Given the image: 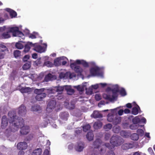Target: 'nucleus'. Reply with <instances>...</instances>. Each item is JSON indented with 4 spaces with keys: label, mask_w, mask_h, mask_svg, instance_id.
Returning <instances> with one entry per match:
<instances>
[{
    "label": "nucleus",
    "mask_w": 155,
    "mask_h": 155,
    "mask_svg": "<svg viewBox=\"0 0 155 155\" xmlns=\"http://www.w3.org/2000/svg\"><path fill=\"white\" fill-rule=\"evenodd\" d=\"M8 118L5 116L2 117V119L1 127L4 129L7 126L8 122L9 125L8 127L6 129L3 136L1 134L0 137L5 140L6 138L10 140V137L11 136L12 133L17 131L23 124L24 120L23 119L18 117L16 115L15 111L12 110L9 111L8 114Z\"/></svg>",
    "instance_id": "obj_1"
},
{
    "label": "nucleus",
    "mask_w": 155,
    "mask_h": 155,
    "mask_svg": "<svg viewBox=\"0 0 155 155\" xmlns=\"http://www.w3.org/2000/svg\"><path fill=\"white\" fill-rule=\"evenodd\" d=\"M70 66L72 69L74 71L79 75H84L86 73L85 68H82L77 64H82L85 67H88L89 66H92V68L90 70L91 74L93 76H102L101 69L96 65L95 63L93 61L87 62L83 60H77L75 61L70 60Z\"/></svg>",
    "instance_id": "obj_2"
},
{
    "label": "nucleus",
    "mask_w": 155,
    "mask_h": 155,
    "mask_svg": "<svg viewBox=\"0 0 155 155\" xmlns=\"http://www.w3.org/2000/svg\"><path fill=\"white\" fill-rule=\"evenodd\" d=\"M108 86L106 91L103 95V97L110 101H116L118 92L120 89L119 86L117 84H107Z\"/></svg>",
    "instance_id": "obj_3"
},
{
    "label": "nucleus",
    "mask_w": 155,
    "mask_h": 155,
    "mask_svg": "<svg viewBox=\"0 0 155 155\" xmlns=\"http://www.w3.org/2000/svg\"><path fill=\"white\" fill-rule=\"evenodd\" d=\"M123 140L120 137L116 136H112L110 139L111 145L109 143L105 144L102 143L101 140L99 139L96 140L94 143L93 147L94 148H98L101 146L106 147L109 149H112L114 147L120 145L123 143Z\"/></svg>",
    "instance_id": "obj_4"
},
{
    "label": "nucleus",
    "mask_w": 155,
    "mask_h": 155,
    "mask_svg": "<svg viewBox=\"0 0 155 155\" xmlns=\"http://www.w3.org/2000/svg\"><path fill=\"white\" fill-rule=\"evenodd\" d=\"M65 85L62 86L53 87L47 89L46 92L48 93V96L49 97L54 96L53 95L56 94V93H57V94H59L60 95L58 97V96H56V97L58 99H61L63 98L62 96L61 95V93L65 90Z\"/></svg>",
    "instance_id": "obj_5"
},
{
    "label": "nucleus",
    "mask_w": 155,
    "mask_h": 155,
    "mask_svg": "<svg viewBox=\"0 0 155 155\" xmlns=\"http://www.w3.org/2000/svg\"><path fill=\"white\" fill-rule=\"evenodd\" d=\"M109 111L110 112L107 116V120L109 122H113L114 124H117L121 120V117L117 115V111L116 109H112L110 110H106L104 111Z\"/></svg>",
    "instance_id": "obj_6"
},
{
    "label": "nucleus",
    "mask_w": 155,
    "mask_h": 155,
    "mask_svg": "<svg viewBox=\"0 0 155 155\" xmlns=\"http://www.w3.org/2000/svg\"><path fill=\"white\" fill-rule=\"evenodd\" d=\"M21 27V25L18 27L15 25L13 26L8 27L6 29L7 31L12 33L13 36L18 37L21 38L22 39H24L25 38L24 34L19 30Z\"/></svg>",
    "instance_id": "obj_7"
},
{
    "label": "nucleus",
    "mask_w": 155,
    "mask_h": 155,
    "mask_svg": "<svg viewBox=\"0 0 155 155\" xmlns=\"http://www.w3.org/2000/svg\"><path fill=\"white\" fill-rule=\"evenodd\" d=\"M87 83L85 82L81 85L77 86H74L73 87L74 88H76L80 92V94H81V93L84 91V89H86V93L87 94H92L94 92V91H93V89L92 88L91 86L88 89H87Z\"/></svg>",
    "instance_id": "obj_8"
},
{
    "label": "nucleus",
    "mask_w": 155,
    "mask_h": 155,
    "mask_svg": "<svg viewBox=\"0 0 155 155\" xmlns=\"http://www.w3.org/2000/svg\"><path fill=\"white\" fill-rule=\"evenodd\" d=\"M45 90H46L45 88L36 89L35 90V93L37 94L35 97V98L38 101H42L46 97V94L44 93Z\"/></svg>",
    "instance_id": "obj_9"
},
{
    "label": "nucleus",
    "mask_w": 155,
    "mask_h": 155,
    "mask_svg": "<svg viewBox=\"0 0 155 155\" xmlns=\"http://www.w3.org/2000/svg\"><path fill=\"white\" fill-rule=\"evenodd\" d=\"M76 77V75L74 73H71L68 72L66 73H61L59 75V77L61 79H73Z\"/></svg>",
    "instance_id": "obj_10"
},
{
    "label": "nucleus",
    "mask_w": 155,
    "mask_h": 155,
    "mask_svg": "<svg viewBox=\"0 0 155 155\" xmlns=\"http://www.w3.org/2000/svg\"><path fill=\"white\" fill-rule=\"evenodd\" d=\"M45 46L42 47L39 45L38 43L33 44V46L34 47V50L39 53H41L44 52L45 51L46 48L47 46L46 44H44Z\"/></svg>",
    "instance_id": "obj_11"
},
{
    "label": "nucleus",
    "mask_w": 155,
    "mask_h": 155,
    "mask_svg": "<svg viewBox=\"0 0 155 155\" xmlns=\"http://www.w3.org/2000/svg\"><path fill=\"white\" fill-rule=\"evenodd\" d=\"M56 104V103L55 100H50L48 104L46 111L48 112H51L55 107Z\"/></svg>",
    "instance_id": "obj_12"
},
{
    "label": "nucleus",
    "mask_w": 155,
    "mask_h": 155,
    "mask_svg": "<svg viewBox=\"0 0 155 155\" xmlns=\"http://www.w3.org/2000/svg\"><path fill=\"white\" fill-rule=\"evenodd\" d=\"M85 147V145L84 142L80 141L77 143L74 147V148L76 151L81 152L83 151Z\"/></svg>",
    "instance_id": "obj_13"
},
{
    "label": "nucleus",
    "mask_w": 155,
    "mask_h": 155,
    "mask_svg": "<svg viewBox=\"0 0 155 155\" xmlns=\"http://www.w3.org/2000/svg\"><path fill=\"white\" fill-rule=\"evenodd\" d=\"M75 103L74 100L71 101L70 103L68 101H65L64 103V105L67 109H73L75 107Z\"/></svg>",
    "instance_id": "obj_14"
},
{
    "label": "nucleus",
    "mask_w": 155,
    "mask_h": 155,
    "mask_svg": "<svg viewBox=\"0 0 155 155\" xmlns=\"http://www.w3.org/2000/svg\"><path fill=\"white\" fill-rule=\"evenodd\" d=\"M20 92L22 93H29L33 90L32 89L29 87H24L20 86L18 88Z\"/></svg>",
    "instance_id": "obj_15"
},
{
    "label": "nucleus",
    "mask_w": 155,
    "mask_h": 155,
    "mask_svg": "<svg viewBox=\"0 0 155 155\" xmlns=\"http://www.w3.org/2000/svg\"><path fill=\"white\" fill-rule=\"evenodd\" d=\"M30 131V129L29 126H24L21 128L20 132L21 134L26 135Z\"/></svg>",
    "instance_id": "obj_16"
},
{
    "label": "nucleus",
    "mask_w": 155,
    "mask_h": 155,
    "mask_svg": "<svg viewBox=\"0 0 155 155\" xmlns=\"http://www.w3.org/2000/svg\"><path fill=\"white\" fill-rule=\"evenodd\" d=\"M134 104L135 105L133 106L132 110V113L134 115H137L138 113L140 108L139 106L136 104L135 102L133 103V104Z\"/></svg>",
    "instance_id": "obj_17"
},
{
    "label": "nucleus",
    "mask_w": 155,
    "mask_h": 155,
    "mask_svg": "<svg viewBox=\"0 0 155 155\" xmlns=\"http://www.w3.org/2000/svg\"><path fill=\"white\" fill-rule=\"evenodd\" d=\"M28 147L27 143L25 142H20L17 145V149L19 150H25Z\"/></svg>",
    "instance_id": "obj_18"
},
{
    "label": "nucleus",
    "mask_w": 155,
    "mask_h": 155,
    "mask_svg": "<svg viewBox=\"0 0 155 155\" xmlns=\"http://www.w3.org/2000/svg\"><path fill=\"white\" fill-rule=\"evenodd\" d=\"M4 10H0V23H3L5 20H6L8 18V14L7 13H4V18H3L1 17L3 13H4Z\"/></svg>",
    "instance_id": "obj_19"
},
{
    "label": "nucleus",
    "mask_w": 155,
    "mask_h": 155,
    "mask_svg": "<svg viewBox=\"0 0 155 155\" xmlns=\"http://www.w3.org/2000/svg\"><path fill=\"white\" fill-rule=\"evenodd\" d=\"M44 76V73H41L39 76L37 74H34L33 77H34L33 80L34 81H39L43 80Z\"/></svg>",
    "instance_id": "obj_20"
},
{
    "label": "nucleus",
    "mask_w": 155,
    "mask_h": 155,
    "mask_svg": "<svg viewBox=\"0 0 155 155\" xmlns=\"http://www.w3.org/2000/svg\"><path fill=\"white\" fill-rule=\"evenodd\" d=\"M26 113V108L23 105H21L19 108L18 110V114L21 116L24 115Z\"/></svg>",
    "instance_id": "obj_21"
},
{
    "label": "nucleus",
    "mask_w": 155,
    "mask_h": 155,
    "mask_svg": "<svg viewBox=\"0 0 155 155\" xmlns=\"http://www.w3.org/2000/svg\"><path fill=\"white\" fill-rule=\"evenodd\" d=\"M48 57H43V59L45 60V61L43 64V66H46L48 67H52L53 66V64L51 62L49 61H46L48 59Z\"/></svg>",
    "instance_id": "obj_22"
},
{
    "label": "nucleus",
    "mask_w": 155,
    "mask_h": 155,
    "mask_svg": "<svg viewBox=\"0 0 155 155\" xmlns=\"http://www.w3.org/2000/svg\"><path fill=\"white\" fill-rule=\"evenodd\" d=\"M107 84L106 83H100L99 84H97L94 85H92L91 87L93 91L98 88V87H104L107 86Z\"/></svg>",
    "instance_id": "obj_23"
},
{
    "label": "nucleus",
    "mask_w": 155,
    "mask_h": 155,
    "mask_svg": "<svg viewBox=\"0 0 155 155\" xmlns=\"http://www.w3.org/2000/svg\"><path fill=\"white\" fill-rule=\"evenodd\" d=\"M65 90L67 92L69 95H72L74 92V90L70 86L65 85Z\"/></svg>",
    "instance_id": "obj_24"
},
{
    "label": "nucleus",
    "mask_w": 155,
    "mask_h": 155,
    "mask_svg": "<svg viewBox=\"0 0 155 155\" xmlns=\"http://www.w3.org/2000/svg\"><path fill=\"white\" fill-rule=\"evenodd\" d=\"M91 117L94 118H100L102 117V115L98 111H94L91 115Z\"/></svg>",
    "instance_id": "obj_25"
},
{
    "label": "nucleus",
    "mask_w": 155,
    "mask_h": 155,
    "mask_svg": "<svg viewBox=\"0 0 155 155\" xmlns=\"http://www.w3.org/2000/svg\"><path fill=\"white\" fill-rule=\"evenodd\" d=\"M5 10L9 13L12 18L15 17L16 16V12L13 10L8 8H6Z\"/></svg>",
    "instance_id": "obj_26"
},
{
    "label": "nucleus",
    "mask_w": 155,
    "mask_h": 155,
    "mask_svg": "<svg viewBox=\"0 0 155 155\" xmlns=\"http://www.w3.org/2000/svg\"><path fill=\"white\" fill-rule=\"evenodd\" d=\"M134 146V145L132 143H126L122 146V148L124 150H127L132 148Z\"/></svg>",
    "instance_id": "obj_27"
},
{
    "label": "nucleus",
    "mask_w": 155,
    "mask_h": 155,
    "mask_svg": "<svg viewBox=\"0 0 155 155\" xmlns=\"http://www.w3.org/2000/svg\"><path fill=\"white\" fill-rule=\"evenodd\" d=\"M31 46H33V44L31 42L28 43L25 45V48L23 51L25 53L28 52Z\"/></svg>",
    "instance_id": "obj_28"
},
{
    "label": "nucleus",
    "mask_w": 155,
    "mask_h": 155,
    "mask_svg": "<svg viewBox=\"0 0 155 155\" xmlns=\"http://www.w3.org/2000/svg\"><path fill=\"white\" fill-rule=\"evenodd\" d=\"M24 43L21 41H19L16 43L15 46L16 48L19 49H22L24 46Z\"/></svg>",
    "instance_id": "obj_29"
},
{
    "label": "nucleus",
    "mask_w": 155,
    "mask_h": 155,
    "mask_svg": "<svg viewBox=\"0 0 155 155\" xmlns=\"http://www.w3.org/2000/svg\"><path fill=\"white\" fill-rule=\"evenodd\" d=\"M102 123L100 121L95 122L94 124V127L95 129H97L101 128L102 126Z\"/></svg>",
    "instance_id": "obj_30"
},
{
    "label": "nucleus",
    "mask_w": 155,
    "mask_h": 155,
    "mask_svg": "<svg viewBox=\"0 0 155 155\" xmlns=\"http://www.w3.org/2000/svg\"><path fill=\"white\" fill-rule=\"evenodd\" d=\"M18 76V72L16 71H13L10 76V78L11 80H15Z\"/></svg>",
    "instance_id": "obj_31"
},
{
    "label": "nucleus",
    "mask_w": 155,
    "mask_h": 155,
    "mask_svg": "<svg viewBox=\"0 0 155 155\" xmlns=\"http://www.w3.org/2000/svg\"><path fill=\"white\" fill-rule=\"evenodd\" d=\"M42 153L41 149L38 148L34 150L31 154V155H41Z\"/></svg>",
    "instance_id": "obj_32"
},
{
    "label": "nucleus",
    "mask_w": 155,
    "mask_h": 155,
    "mask_svg": "<svg viewBox=\"0 0 155 155\" xmlns=\"http://www.w3.org/2000/svg\"><path fill=\"white\" fill-rule=\"evenodd\" d=\"M60 117L62 119L66 120L67 119V117H68L69 115L67 112L61 113L60 114Z\"/></svg>",
    "instance_id": "obj_33"
},
{
    "label": "nucleus",
    "mask_w": 155,
    "mask_h": 155,
    "mask_svg": "<svg viewBox=\"0 0 155 155\" xmlns=\"http://www.w3.org/2000/svg\"><path fill=\"white\" fill-rule=\"evenodd\" d=\"M86 137L89 140H92L94 137V135L92 132L90 131L88 132L86 136Z\"/></svg>",
    "instance_id": "obj_34"
},
{
    "label": "nucleus",
    "mask_w": 155,
    "mask_h": 155,
    "mask_svg": "<svg viewBox=\"0 0 155 155\" xmlns=\"http://www.w3.org/2000/svg\"><path fill=\"white\" fill-rule=\"evenodd\" d=\"M141 126V125H140L139 124H137L133 123V124L130 125V128L132 130H135Z\"/></svg>",
    "instance_id": "obj_35"
},
{
    "label": "nucleus",
    "mask_w": 155,
    "mask_h": 155,
    "mask_svg": "<svg viewBox=\"0 0 155 155\" xmlns=\"http://www.w3.org/2000/svg\"><path fill=\"white\" fill-rule=\"evenodd\" d=\"M31 63L30 61H28L25 64H24L22 67L23 70H26L29 68L31 66Z\"/></svg>",
    "instance_id": "obj_36"
},
{
    "label": "nucleus",
    "mask_w": 155,
    "mask_h": 155,
    "mask_svg": "<svg viewBox=\"0 0 155 155\" xmlns=\"http://www.w3.org/2000/svg\"><path fill=\"white\" fill-rule=\"evenodd\" d=\"M41 110V107L39 105H36L33 106L31 108V110L33 111H37Z\"/></svg>",
    "instance_id": "obj_37"
},
{
    "label": "nucleus",
    "mask_w": 155,
    "mask_h": 155,
    "mask_svg": "<svg viewBox=\"0 0 155 155\" xmlns=\"http://www.w3.org/2000/svg\"><path fill=\"white\" fill-rule=\"evenodd\" d=\"M140 116H137L133 119L132 122L133 123L138 124L140 122Z\"/></svg>",
    "instance_id": "obj_38"
},
{
    "label": "nucleus",
    "mask_w": 155,
    "mask_h": 155,
    "mask_svg": "<svg viewBox=\"0 0 155 155\" xmlns=\"http://www.w3.org/2000/svg\"><path fill=\"white\" fill-rule=\"evenodd\" d=\"M130 137L132 140H137L139 138L138 135L136 133H134L130 136Z\"/></svg>",
    "instance_id": "obj_39"
},
{
    "label": "nucleus",
    "mask_w": 155,
    "mask_h": 155,
    "mask_svg": "<svg viewBox=\"0 0 155 155\" xmlns=\"http://www.w3.org/2000/svg\"><path fill=\"white\" fill-rule=\"evenodd\" d=\"M61 57L56 58L54 61V64L56 66H59L61 64Z\"/></svg>",
    "instance_id": "obj_40"
},
{
    "label": "nucleus",
    "mask_w": 155,
    "mask_h": 155,
    "mask_svg": "<svg viewBox=\"0 0 155 155\" xmlns=\"http://www.w3.org/2000/svg\"><path fill=\"white\" fill-rule=\"evenodd\" d=\"M61 63H62L63 65H65L68 61V58L62 56L61 57Z\"/></svg>",
    "instance_id": "obj_41"
},
{
    "label": "nucleus",
    "mask_w": 155,
    "mask_h": 155,
    "mask_svg": "<svg viewBox=\"0 0 155 155\" xmlns=\"http://www.w3.org/2000/svg\"><path fill=\"white\" fill-rule=\"evenodd\" d=\"M52 75L51 74H49L45 76L44 79L45 81L48 82L51 79Z\"/></svg>",
    "instance_id": "obj_42"
},
{
    "label": "nucleus",
    "mask_w": 155,
    "mask_h": 155,
    "mask_svg": "<svg viewBox=\"0 0 155 155\" xmlns=\"http://www.w3.org/2000/svg\"><path fill=\"white\" fill-rule=\"evenodd\" d=\"M120 135L121 136L127 137L129 136V134L127 132L122 130L120 132Z\"/></svg>",
    "instance_id": "obj_43"
},
{
    "label": "nucleus",
    "mask_w": 155,
    "mask_h": 155,
    "mask_svg": "<svg viewBox=\"0 0 155 155\" xmlns=\"http://www.w3.org/2000/svg\"><path fill=\"white\" fill-rule=\"evenodd\" d=\"M8 31L4 33L2 35V38H8L11 37V35L9 34V32Z\"/></svg>",
    "instance_id": "obj_44"
},
{
    "label": "nucleus",
    "mask_w": 155,
    "mask_h": 155,
    "mask_svg": "<svg viewBox=\"0 0 155 155\" xmlns=\"http://www.w3.org/2000/svg\"><path fill=\"white\" fill-rule=\"evenodd\" d=\"M120 108L121 107H120L114 109H116L117 111V115H118V116H120L122 115L123 114L124 112V110L122 109H120L118 110V109Z\"/></svg>",
    "instance_id": "obj_45"
},
{
    "label": "nucleus",
    "mask_w": 155,
    "mask_h": 155,
    "mask_svg": "<svg viewBox=\"0 0 155 155\" xmlns=\"http://www.w3.org/2000/svg\"><path fill=\"white\" fill-rule=\"evenodd\" d=\"M112 126L110 124H108L104 126V128L106 131H108L112 127Z\"/></svg>",
    "instance_id": "obj_46"
},
{
    "label": "nucleus",
    "mask_w": 155,
    "mask_h": 155,
    "mask_svg": "<svg viewBox=\"0 0 155 155\" xmlns=\"http://www.w3.org/2000/svg\"><path fill=\"white\" fill-rule=\"evenodd\" d=\"M113 131L116 133H118L120 130V127L118 126H115L113 128Z\"/></svg>",
    "instance_id": "obj_47"
},
{
    "label": "nucleus",
    "mask_w": 155,
    "mask_h": 155,
    "mask_svg": "<svg viewBox=\"0 0 155 155\" xmlns=\"http://www.w3.org/2000/svg\"><path fill=\"white\" fill-rule=\"evenodd\" d=\"M14 55L15 58H17L21 55V51L18 50H16L14 51Z\"/></svg>",
    "instance_id": "obj_48"
},
{
    "label": "nucleus",
    "mask_w": 155,
    "mask_h": 155,
    "mask_svg": "<svg viewBox=\"0 0 155 155\" xmlns=\"http://www.w3.org/2000/svg\"><path fill=\"white\" fill-rule=\"evenodd\" d=\"M38 35V34L37 33H34L33 34H30L28 37L32 39H34L36 38Z\"/></svg>",
    "instance_id": "obj_49"
},
{
    "label": "nucleus",
    "mask_w": 155,
    "mask_h": 155,
    "mask_svg": "<svg viewBox=\"0 0 155 155\" xmlns=\"http://www.w3.org/2000/svg\"><path fill=\"white\" fill-rule=\"evenodd\" d=\"M0 48L4 49L3 50L4 52L7 53L8 52V50L7 48L3 44H0Z\"/></svg>",
    "instance_id": "obj_50"
},
{
    "label": "nucleus",
    "mask_w": 155,
    "mask_h": 155,
    "mask_svg": "<svg viewBox=\"0 0 155 155\" xmlns=\"http://www.w3.org/2000/svg\"><path fill=\"white\" fill-rule=\"evenodd\" d=\"M120 93L122 96H124L126 95V93L125 90L123 88H121L120 91Z\"/></svg>",
    "instance_id": "obj_51"
},
{
    "label": "nucleus",
    "mask_w": 155,
    "mask_h": 155,
    "mask_svg": "<svg viewBox=\"0 0 155 155\" xmlns=\"http://www.w3.org/2000/svg\"><path fill=\"white\" fill-rule=\"evenodd\" d=\"M91 126L89 124H87L83 127V130L86 132L90 129Z\"/></svg>",
    "instance_id": "obj_52"
},
{
    "label": "nucleus",
    "mask_w": 155,
    "mask_h": 155,
    "mask_svg": "<svg viewBox=\"0 0 155 155\" xmlns=\"http://www.w3.org/2000/svg\"><path fill=\"white\" fill-rule=\"evenodd\" d=\"M137 133L140 136H142L144 134V132L143 130L139 129L137 130Z\"/></svg>",
    "instance_id": "obj_53"
},
{
    "label": "nucleus",
    "mask_w": 155,
    "mask_h": 155,
    "mask_svg": "<svg viewBox=\"0 0 155 155\" xmlns=\"http://www.w3.org/2000/svg\"><path fill=\"white\" fill-rule=\"evenodd\" d=\"M6 53L4 52L3 50H0V59L4 58V55Z\"/></svg>",
    "instance_id": "obj_54"
},
{
    "label": "nucleus",
    "mask_w": 155,
    "mask_h": 155,
    "mask_svg": "<svg viewBox=\"0 0 155 155\" xmlns=\"http://www.w3.org/2000/svg\"><path fill=\"white\" fill-rule=\"evenodd\" d=\"M140 123H143L144 124H146V119L143 117H141V116H140Z\"/></svg>",
    "instance_id": "obj_55"
},
{
    "label": "nucleus",
    "mask_w": 155,
    "mask_h": 155,
    "mask_svg": "<svg viewBox=\"0 0 155 155\" xmlns=\"http://www.w3.org/2000/svg\"><path fill=\"white\" fill-rule=\"evenodd\" d=\"M101 96L100 94H97L95 95V99L97 101H99L101 99Z\"/></svg>",
    "instance_id": "obj_56"
},
{
    "label": "nucleus",
    "mask_w": 155,
    "mask_h": 155,
    "mask_svg": "<svg viewBox=\"0 0 155 155\" xmlns=\"http://www.w3.org/2000/svg\"><path fill=\"white\" fill-rule=\"evenodd\" d=\"M49 148H48V149H46L44 152L43 155H50L49 150Z\"/></svg>",
    "instance_id": "obj_57"
},
{
    "label": "nucleus",
    "mask_w": 155,
    "mask_h": 155,
    "mask_svg": "<svg viewBox=\"0 0 155 155\" xmlns=\"http://www.w3.org/2000/svg\"><path fill=\"white\" fill-rule=\"evenodd\" d=\"M148 151L151 155H154V154L152 148L151 147H149L148 149Z\"/></svg>",
    "instance_id": "obj_58"
},
{
    "label": "nucleus",
    "mask_w": 155,
    "mask_h": 155,
    "mask_svg": "<svg viewBox=\"0 0 155 155\" xmlns=\"http://www.w3.org/2000/svg\"><path fill=\"white\" fill-rule=\"evenodd\" d=\"M110 136L111 134L110 133H106L105 137V139L106 140L109 139Z\"/></svg>",
    "instance_id": "obj_59"
},
{
    "label": "nucleus",
    "mask_w": 155,
    "mask_h": 155,
    "mask_svg": "<svg viewBox=\"0 0 155 155\" xmlns=\"http://www.w3.org/2000/svg\"><path fill=\"white\" fill-rule=\"evenodd\" d=\"M7 27H6L5 26H4L2 27H0V31L2 32L5 30L7 31L6 28Z\"/></svg>",
    "instance_id": "obj_60"
},
{
    "label": "nucleus",
    "mask_w": 155,
    "mask_h": 155,
    "mask_svg": "<svg viewBox=\"0 0 155 155\" xmlns=\"http://www.w3.org/2000/svg\"><path fill=\"white\" fill-rule=\"evenodd\" d=\"M29 58V56L28 55H25L23 58V61H27Z\"/></svg>",
    "instance_id": "obj_61"
},
{
    "label": "nucleus",
    "mask_w": 155,
    "mask_h": 155,
    "mask_svg": "<svg viewBox=\"0 0 155 155\" xmlns=\"http://www.w3.org/2000/svg\"><path fill=\"white\" fill-rule=\"evenodd\" d=\"M24 32L25 34V35H28V36L30 34H29V31L28 29H25V30H24Z\"/></svg>",
    "instance_id": "obj_62"
},
{
    "label": "nucleus",
    "mask_w": 155,
    "mask_h": 155,
    "mask_svg": "<svg viewBox=\"0 0 155 155\" xmlns=\"http://www.w3.org/2000/svg\"><path fill=\"white\" fill-rule=\"evenodd\" d=\"M48 124V122L47 121L43 123H42L41 124V126L43 127H46Z\"/></svg>",
    "instance_id": "obj_63"
},
{
    "label": "nucleus",
    "mask_w": 155,
    "mask_h": 155,
    "mask_svg": "<svg viewBox=\"0 0 155 155\" xmlns=\"http://www.w3.org/2000/svg\"><path fill=\"white\" fill-rule=\"evenodd\" d=\"M107 155H115V154L113 151L112 150H110V151L107 153Z\"/></svg>",
    "instance_id": "obj_64"
}]
</instances>
